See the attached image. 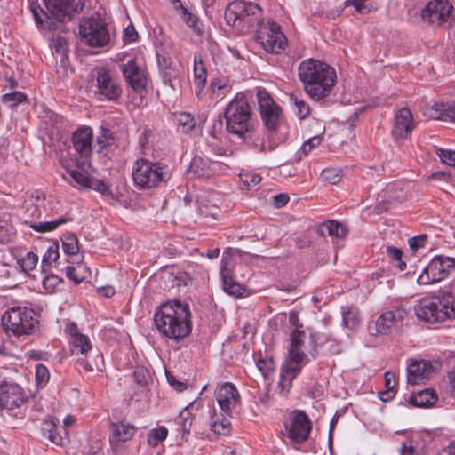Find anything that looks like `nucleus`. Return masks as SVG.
Instances as JSON below:
<instances>
[{
    "label": "nucleus",
    "mask_w": 455,
    "mask_h": 455,
    "mask_svg": "<svg viewBox=\"0 0 455 455\" xmlns=\"http://www.w3.org/2000/svg\"><path fill=\"white\" fill-rule=\"evenodd\" d=\"M291 100L297 108V116L300 119L307 118L310 114L309 105L302 99H299L295 93L291 94Z\"/></svg>",
    "instance_id": "44"
},
{
    "label": "nucleus",
    "mask_w": 455,
    "mask_h": 455,
    "mask_svg": "<svg viewBox=\"0 0 455 455\" xmlns=\"http://www.w3.org/2000/svg\"><path fill=\"white\" fill-rule=\"evenodd\" d=\"M437 401V395L434 390L424 389L413 393L410 397V403L416 407H430Z\"/></svg>",
    "instance_id": "32"
},
{
    "label": "nucleus",
    "mask_w": 455,
    "mask_h": 455,
    "mask_svg": "<svg viewBox=\"0 0 455 455\" xmlns=\"http://www.w3.org/2000/svg\"><path fill=\"white\" fill-rule=\"evenodd\" d=\"M401 455H420L419 451H417L411 444V442L403 443L401 448Z\"/></svg>",
    "instance_id": "64"
},
{
    "label": "nucleus",
    "mask_w": 455,
    "mask_h": 455,
    "mask_svg": "<svg viewBox=\"0 0 455 455\" xmlns=\"http://www.w3.org/2000/svg\"><path fill=\"white\" fill-rule=\"evenodd\" d=\"M441 107V111L445 119L455 122V100L450 104H442Z\"/></svg>",
    "instance_id": "60"
},
{
    "label": "nucleus",
    "mask_w": 455,
    "mask_h": 455,
    "mask_svg": "<svg viewBox=\"0 0 455 455\" xmlns=\"http://www.w3.org/2000/svg\"><path fill=\"white\" fill-rule=\"evenodd\" d=\"M115 141L116 133L108 128L100 127V134L97 137L98 151L102 152L108 147L114 145Z\"/></svg>",
    "instance_id": "38"
},
{
    "label": "nucleus",
    "mask_w": 455,
    "mask_h": 455,
    "mask_svg": "<svg viewBox=\"0 0 455 455\" xmlns=\"http://www.w3.org/2000/svg\"><path fill=\"white\" fill-rule=\"evenodd\" d=\"M30 10L34 15V18L37 24L43 25L44 20L42 19V15L45 16L46 19H53L50 14L48 10L45 12L36 2H31Z\"/></svg>",
    "instance_id": "51"
},
{
    "label": "nucleus",
    "mask_w": 455,
    "mask_h": 455,
    "mask_svg": "<svg viewBox=\"0 0 455 455\" xmlns=\"http://www.w3.org/2000/svg\"><path fill=\"white\" fill-rule=\"evenodd\" d=\"M370 0H347L345 4L347 6L355 7V11L359 13L365 14L369 13L371 11V5L366 4Z\"/></svg>",
    "instance_id": "55"
},
{
    "label": "nucleus",
    "mask_w": 455,
    "mask_h": 455,
    "mask_svg": "<svg viewBox=\"0 0 455 455\" xmlns=\"http://www.w3.org/2000/svg\"><path fill=\"white\" fill-rule=\"evenodd\" d=\"M408 312L406 308L402 306H394L382 313L376 321V332L381 335L388 334L392 328L402 323L407 317Z\"/></svg>",
    "instance_id": "15"
},
{
    "label": "nucleus",
    "mask_w": 455,
    "mask_h": 455,
    "mask_svg": "<svg viewBox=\"0 0 455 455\" xmlns=\"http://www.w3.org/2000/svg\"><path fill=\"white\" fill-rule=\"evenodd\" d=\"M257 100L260 116L266 127L268 130H275L279 124L281 108L275 102L266 89H258Z\"/></svg>",
    "instance_id": "12"
},
{
    "label": "nucleus",
    "mask_w": 455,
    "mask_h": 455,
    "mask_svg": "<svg viewBox=\"0 0 455 455\" xmlns=\"http://www.w3.org/2000/svg\"><path fill=\"white\" fill-rule=\"evenodd\" d=\"M138 39V33L133 25H129L124 30V37L123 40L125 44H131L135 42Z\"/></svg>",
    "instance_id": "59"
},
{
    "label": "nucleus",
    "mask_w": 455,
    "mask_h": 455,
    "mask_svg": "<svg viewBox=\"0 0 455 455\" xmlns=\"http://www.w3.org/2000/svg\"><path fill=\"white\" fill-rule=\"evenodd\" d=\"M257 38L263 48L272 53H279L287 45V40L281 27L275 21H267L260 26Z\"/></svg>",
    "instance_id": "9"
},
{
    "label": "nucleus",
    "mask_w": 455,
    "mask_h": 455,
    "mask_svg": "<svg viewBox=\"0 0 455 455\" xmlns=\"http://www.w3.org/2000/svg\"><path fill=\"white\" fill-rule=\"evenodd\" d=\"M45 6L54 20L62 22L70 20L83 4L81 0H45Z\"/></svg>",
    "instance_id": "17"
},
{
    "label": "nucleus",
    "mask_w": 455,
    "mask_h": 455,
    "mask_svg": "<svg viewBox=\"0 0 455 455\" xmlns=\"http://www.w3.org/2000/svg\"><path fill=\"white\" fill-rule=\"evenodd\" d=\"M92 130L90 127H82L72 135V141L76 151L84 157L92 154Z\"/></svg>",
    "instance_id": "24"
},
{
    "label": "nucleus",
    "mask_w": 455,
    "mask_h": 455,
    "mask_svg": "<svg viewBox=\"0 0 455 455\" xmlns=\"http://www.w3.org/2000/svg\"><path fill=\"white\" fill-rule=\"evenodd\" d=\"M122 72L127 84L136 92H141L147 85V78L143 70L135 60H130L122 67Z\"/></svg>",
    "instance_id": "21"
},
{
    "label": "nucleus",
    "mask_w": 455,
    "mask_h": 455,
    "mask_svg": "<svg viewBox=\"0 0 455 455\" xmlns=\"http://www.w3.org/2000/svg\"><path fill=\"white\" fill-rule=\"evenodd\" d=\"M3 326L16 336L28 335L35 331L38 321L34 312L27 307H12L2 317Z\"/></svg>",
    "instance_id": "6"
},
{
    "label": "nucleus",
    "mask_w": 455,
    "mask_h": 455,
    "mask_svg": "<svg viewBox=\"0 0 455 455\" xmlns=\"http://www.w3.org/2000/svg\"><path fill=\"white\" fill-rule=\"evenodd\" d=\"M207 82V69L200 56L194 58V85L195 92L199 96L204 89Z\"/></svg>",
    "instance_id": "28"
},
{
    "label": "nucleus",
    "mask_w": 455,
    "mask_h": 455,
    "mask_svg": "<svg viewBox=\"0 0 455 455\" xmlns=\"http://www.w3.org/2000/svg\"><path fill=\"white\" fill-rule=\"evenodd\" d=\"M177 122L182 128L183 132H188L195 127L194 117L186 112H181L177 116Z\"/></svg>",
    "instance_id": "48"
},
{
    "label": "nucleus",
    "mask_w": 455,
    "mask_h": 455,
    "mask_svg": "<svg viewBox=\"0 0 455 455\" xmlns=\"http://www.w3.org/2000/svg\"><path fill=\"white\" fill-rule=\"evenodd\" d=\"M58 419L45 420L44 422L43 431L48 434V439L60 446L64 444L65 438L58 432L57 423Z\"/></svg>",
    "instance_id": "34"
},
{
    "label": "nucleus",
    "mask_w": 455,
    "mask_h": 455,
    "mask_svg": "<svg viewBox=\"0 0 455 455\" xmlns=\"http://www.w3.org/2000/svg\"><path fill=\"white\" fill-rule=\"evenodd\" d=\"M302 366L299 364L291 365V362H288L283 366L279 382V387L281 388V393L287 394L290 391V388L292 384V380L296 378L298 372L300 371Z\"/></svg>",
    "instance_id": "27"
},
{
    "label": "nucleus",
    "mask_w": 455,
    "mask_h": 455,
    "mask_svg": "<svg viewBox=\"0 0 455 455\" xmlns=\"http://www.w3.org/2000/svg\"><path fill=\"white\" fill-rule=\"evenodd\" d=\"M452 10L453 6L446 0H432L422 10L421 17L430 25L439 27L448 20Z\"/></svg>",
    "instance_id": "13"
},
{
    "label": "nucleus",
    "mask_w": 455,
    "mask_h": 455,
    "mask_svg": "<svg viewBox=\"0 0 455 455\" xmlns=\"http://www.w3.org/2000/svg\"><path fill=\"white\" fill-rule=\"evenodd\" d=\"M257 367L264 377H267L275 369V362L271 357H260L257 361Z\"/></svg>",
    "instance_id": "49"
},
{
    "label": "nucleus",
    "mask_w": 455,
    "mask_h": 455,
    "mask_svg": "<svg viewBox=\"0 0 455 455\" xmlns=\"http://www.w3.org/2000/svg\"><path fill=\"white\" fill-rule=\"evenodd\" d=\"M298 76L308 96L319 101L331 92L336 72L327 63L310 58L299 63Z\"/></svg>",
    "instance_id": "2"
},
{
    "label": "nucleus",
    "mask_w": 455,
    "mask_h": 455,
    "mask_svg": "<svg viewBox=\"0 0 455 455\" xmlns=\"http://www.w3.org/2000/svg\"><path fill=\"white\" fill-rule=\"evenodd\" d=\"M35 379L38 387H44L50 379L48 369L42 363L36 366Z\"/></svg>",
    "instance_id": "47"
},
{
    "label": "nucleus",
    "mask_w": 455,
    "mask_h": 455,
    "mask_svg": "<svg viewBox=\"0 0 455 455\" xmlns=\"http://www.w3.org/2000/svg\"><path fill=\"white\" fill-rule=\"evenodd\" d=\"M196 402H192L189 405H188L184 410L180 412V418L181 419V426L184 432H189V429L192 426V410L195 408Z\"/></svg>",
    "instance_id": "45"
},
{
    "label": "nucleus",
    "mask_w": 455,
    "mask_h": 455,
    "mask_svg": "<svg viewBox=\"0 0 455 455\" xmlns=\"http://www.w3.org/2000/svg\"><path fill=\"white\" fill-rule=\"evenodd\" d=\"M317 234L324 237L326 235L344 238L348 234L347 228L337 220H328L317 227Z\"/></svg>",
    "instance_id": "26"
},
{
    "label": "nucleus",
    "mask_w": 455,
    "mask_h": 455,
    "mask_svg": "<svg viewBox=\"0 0 455 455\" xmlns=\"http://www.w3.org/2000/svg\"><path fill=\"white\" fill-rule=\"evenodd\" d=\"M288 438L295 444L306 442L312 430V422L304 411L295 410L291 414L290 423L286 424Z\"/></svg>",
    "instance_id": "11"
},
{
    "label": "nucleus",
    "mask_w": 455,
    "mask_h": 455,
    "mask_svg": "<svg viewBox=\"0 0 455 455\" xmlns=\"http://www.w3.org/2000/svg\"><path fill=\"white\" fill-rule=\"evenodd\" d=\"M167 380L170 386H172L175 390L181 392L187 387V384L178 380L174 376L171 375L169 372L166 373Z\"/></svg>",
    "instance_id": "63"
},
{
    "label": "nucleus",
    "mask_w": 455,
    "mask_h": 455,
    "mask_svg": "<svg viewBox=\"0 0 455 455\" xmlns=\"http://www.w3.org/2000/svg\"><path fill=\"white\" fill-rule=\"evenodd\" d=\"M228 415H221V418L219 416H212L211 419V427L212 430L218 434L223 435H228L231 432V422L229 419L227 417Z\"/></svg>",
    "instance_id": "33"
},
{
    "label": "nucleus",
    "mask_w": 455,
    "mask_h": 455,
    "mask_svg": "<svg viewBox=\"0 0 455 455\" xmlns=\"http://www.w3.org/2000/svg\"><path fill=\"white\" fill-rule=\"evenodd\" d=\"M221 169L220 163L205 156H196L190 162L188 174L195 178L208 179L215 176Z\"/></svg>",
    "instance_id": "20"
},
{
    "label": "nucleus",
    "mask_w": 455,
    "mask_h": 455,
    "mask_svg": "<svg viewBox=\"0 0 455 455\" xmlns=\"http://www.w3.org/2000/svg\"><path fill=\"white\" fill-rule=\"evenodd\" d=\"M455 268V259L439 255L435 257L419 275L418 283L426 285L445 278L451 269Z\"/></svg>",
    "instance_id": "10"
},
{
    "label": "nucleus",
    "mask_w": 455,
    "mask_h": 455,
    "mask_svg": "<svg viewBox=\"0 0 455 455\" xmlns=\"http://www.w3.org/2000/svg\"><path fill=\"white\" fill-rule=\"evenodd\" d=\"M154 322L161 335L171 339H184L192 331L189 306L180 300H170L159 306Z\"/></svg>",
    "instance_id": "1"
},
{
    "label": "nucleus",
    "mask_w": 455,
    "mask_h": 455,
    "mask_svg": "<svg viewBox=\"0 0 455 455\" xmlns=\"http://www.w3.org/2000/svg\"><path fill=\"white\" fill-rule=\"evenodd\" d=\"M323 180L330 184H336L341 179L340 171L335 168H327L322 172L321 174Z\"/></svg>",
    "instance_id": "54"
},
{
    "label": "nucleus",
    "mask_w": 455,
    "mask_h": 455,
    "mask_svg": "<svg viewBox=\"0 0 455 455\" xmlns=\"http://www.w3.org/2000/svg\"><path fill=\"white\" fill-rule=\"evenodd\" d=\"M59 247L58 245H52L48 248L42 259V267H50L52 262L59 259Z\"/></svg>",
    "instance_id": "50"
},
{
    "label": "nucleus",
    "mask_w": 455,
    "mask_h": 455,
    "mask_svg": "<svg viewBox=\"0 0 455 455\" xmlns=\"http://www.w3.org/2000/svg\"><path fill=\"white\" fill-rule=\"evenodd\" d=\"M2 102L10 108H15L18 104L28 102V96L21 92H12L2 96Z\"/></svg>",
    "instance_id": "42"
},
{
    "label": "nucleus",
    "mask_w": 455,
    "mask_h": 455,
    "mask_svg": "<svg viewBox=\"0 0 455 455\" xmlns=\"http://www.w3.org/2000/svg\"><path fill=\"white\" fill-rule=\"evenodd\" d=\"M41 206H39L38 198L36 203H29L26 205V214L31 218V220H40Z\"/></svg>",
    "instance_id": "57"
},
{
    "label": "nucleus",
    "mask_w": 455,
    "mask_h": 455,
    "mask_svg": "<svg viewBox=\"0 0 455 455\" xmlns=\"http://www.w3.org/2000/svg\"><path fill=\"white\" fill-rule=\"evenodd\" d=\"M225 19L228 24L233 26L235 25L237 20H241L240 15H238V13H236V12L232 9V3L225 12Z\"/></svg>",
    "instance_id": "61"
},
{
    "label": "nucleus",
    "mask_w": 455,
    "mask_h": 455,
    "mask_svg": "<svg viewBox=\"0 0 455 455\" xmlns=\"http://www.w3.org/2000/svg\"><path fill=\"white\" fill-rule=\"evenodd\" d=\"M243 184L247 189L255 188L260 181V175L254 172H244L240 175Z\"/></svg>",
    "instance_id": "52"
},
{
    "label": "nucleus",
    "mask_w": 455,
    "mask_h": 455,
    "mask_svg": "<svg viewBox=\"0 0 455 455\" xmlns=\"http://www.w3.org/2000/svg\"><path fill=\"white\" fill-rule=\"evenodd\" d=\"M167 435V428L164 426H160L149 431L147 441L148 445L156 447L160 443L166 439Z\"/></svg>",
    "instance_id": "41"
},
{
    "label": "nucleus",
    "mask_w": 455,
    "mask_h": 455,
    "mask_svg": "<svg viewBox=\"0 0 455 455\" xmlns=\"http://www.w3.org/2000/svg\"><path fill=\"white\" fill-rule=\"evenodd\" d=\"M72 344V353L85 355L92 349V344L87 336L82 334L78 335L70 340Z\"/></svg>",
    "instance_id": "39"
},
{
    "label": "nucleus",
    "mask_w": 455,
    "mask_h": 455,
    "mask_svg": "<svg viewBox=\"0 0 455 455\" xmlns=\"http://www.w3.org/2000/svg\"><path fill=\"white\" fill-rule=\"evenodd\" d=\"M306 332L303 330L294 329L291 334L289 348V360L291 365L299 364L304 366L307 363V355L302 351Z\"/></svg>",
    "instance_id": "22"
},
{
    "label": "nucleus",
    "mask_w": 455,
    "mask_h": 455,
    "mask_svg": "<svg viewBox=\"0 0 455 455\" xmlns=\"http://www.w3.org/2000/svg\"><path fill=\"white\" fill-rule=\"evenodd\" d=\"M215 395L221 411L231 416L233 409L240 403V395L235 385L230 382L220 384Z\"/></svg>",
    "instance_id": "19"
},
{
    "label": "nucleus",
    "mask_w": 455,
    "mask_h": 455,
    "mask_svg": "<svg viewBox=\"0 0 455 455\" xmlns=\"http://www.w3.org/2000/svg\"><path fill=\"white\" fill-rule=\"evenodd\" d=\"M88 188H91V189H93L95 191H98V192H100V194H102L104 196H113V194H112L111 189L108 187V185L106 184L101 180L92 178Z\"/></svg>",
    "instance_id": "53"
},
{
    "label": "nucleus",
    "mask_w": 455,
    "mask_h": 455,
    "mask_svg": "<svg viewBox=\"0 0 455 455\" xmlns=\"http://www.w3.org/2000/svg\"><path fill=\"white\" fill-rule=\"evenodd\" d=\"M79 34L82 40L92 47H103L110 40L108 25L99 14L82 20L79 24Z\"/></svg>",
    "instance_id": "7"
},
{
    "label": "nucleus",
    "mask_w": 455,
    "mask_h": 455,
    "mask_svg": "<svg viewBox=\"0 0 455 455\" xmlns=\"http://www.w3.org/2000/svg\"><path fill=\"white\" fill-rule=\"evenodd\" d=\"M65 179L68 181L72 180L76 186L82 188H88L92 180L87 174L75 169H67Z\"/></svg>",
    "instance_id": "37"
},
{
    "label": "nucleus",
    "mask_w": 455,
    "mask_h": 455,
    "mask_svg": "<svg viewBox=\"0 0 455 455\" xmlns=\"http://www.w3.org/2000/svg\"><path fill=\"white\" fill-rule=\"evenodd\" d=\"M220 276L225 292L235 297L243 295L245 288L234 280L233 276L229 273V270L226 267H222Z\"/></svg>",
    "instance_id": "31"
},
{
    "label": "nucleus",
    "mask_w": 455,
    "mask_h": 455,
    "mask_svg": "<svg viewBox=\"0 0 455 455\" xmlns=\"http://www.w3.org/2000/svg\"><path fill=\"white\" fill-rule=\"evenodd\" d=\"M227 130L236 135H243L249 131L251 117V107L246 97L237 93L225 108Z\"/></svg>",
    "instance_id": "5"
},
{
    "label": "nucleus",
    "mask_w": 455,
    "mask_h": 455,
    "mask_svg": "<svg viewBox=\"0 0 455 455\" xmlns=\"http://www.w3.org/2000/svg\"><path fill=\"white\" fill-rule=\"evenodd\" d=\"M132 180L140 189H152L159 187L172 177L169 166L160 161L140 158L134 162L132 169Z\"/></svg>",
    "instance_id": "4"
},
{
    "label": "nucleus",
    "mask_w": 455,
    "mask_h": 455,
    "mask_svg": "<svg viewBox=\"0 0 455 455\" xmlns=\"http://www.w3.org/2000/svg\"><path fill=\"white\" fill-rule=\"evenodd\" d=\"M39 206H41L39 222H31L30 228L39 233H46L53 231L60 225L66 224L72 220V218L68 215H59V202L39 199Z\"/></svg>",
    "instance_id": "8"
},
{
    "label": "nucleus",
    "mask_w": 455,
    "mask_h": 455,
    "mask_svg": "<svg viewBox=\"0 0 455 455\" xmlns=\"http://www.w3.org/2000/svg\"><path fill=\"white\" fill-rule=\"evenodd\" d=\"M359 309L355 306L342 307V317L344 325L349 329H355L360 322Z\"/></svg>",
    "instance_id": "35"
},
{
    "label": "nucleus",
    "mask_w": 455,
    "mask_h": 455,
    "mask_svg": "<svg viewBox=\"0 0 455 455\" xmlns=\"http://www.w3.org/2000/svg\"><path fill=\"white\" fill-rule=\"evenodd\" d=\"M322 138L320 136H314L308 139L301 147V151L307 155L313 148L320 145Z\"/></svg>",
    "instance_id": "58"
},
{
    "label": "nucleus",
    "mask_w": 455,
    "mask_h": 455,
    "mask_svg": "<svg viewBox=\"0 0 455 455\" xmlns=\"http://www.w3.org/2000/svg\"><path fill=\"white\" fill-rule=\"evenodd\" d=\"M407 372L408 382L416 385L426 379H429L434 372V367L429 361L415 360L409 363Z\"/></svg>",
    "instance_id": "23"
},
{
    "label": "nucleus",
    "mask_w": 455,
    "mask_h": 455,
    "mask_svg": "<svg viewBox=\"0 0 455 455\" xmlns=\"http://www.w3.org/2000/svg\"><path fill=\"white\" fill-rule=\"evenodd\" d=\"M136 431V427L131 424L116 422L112 424V436L109 439L111 447L115 452L117 451L119 443L131 440Z\"/></svg>",
    "instance_id": "25"
},
{
    "label": "nucleus",
    "mask_w": 455,
    "mask_h": 455,
    "mask_svg": "<svg viewBox=\"0 0 455 455\" xmlns=\"http://www.w3.org/2000/svg\"><path fill=\"white\" fill-rule=\"evenodd\" d=\"M182 19L188 24V26L195 31V33L199 36L203 35V30L198 24L197 17L195 14L189 12L186 8H182Z\"/></svg>",
    "instance_id": "46"
},
{
    "label": "nucleus",
    "mask_w": 455,
    "mask_h": 455,
    "mask_svg": "<svg viewBox=\"0 0 455 455\" xmlns=\"http://www.w3.org/2000/svg\"><path fill=\"white\" fill-rule=\"evenodd\" d=\"M232 9L240 15L241 20H245L251 16L258 17L261 12L259 4L243 0L232 2Z\"/></svg>",
    "instance_id": "30"
},
{
    "label": "nucleus",
    "mask_w": 455,
    "mask_h": 455,
    "mask_svg": "<svg viewBox=\"0 0 455 455\" xmlns=\"http://www.w3.org/2000/svg\"><path fill=\"white\" fill-rule=\"evenodd\" d=\"M437 154L443 163L455 167V151L438 149Z\"/></svg>",
    "instance_id": "56"
},
{
    "label": "nucleus",
    "mask_w": 455,
    "mask_h": 455,
    "mask_svg": "<svg viewBox=\"0 0 455 455\" xmlns=\"http://www.w3.org/2000/svg\"><path fill=\"white\" fill-rule=\"evenodd\" d=\"M26 401L22 387L14 383L0 384V409L14 410L20 407Z\"/></svg>",
    "instance_id": "16"
},
{
    "label": "nucleus",
    "mask_w": 455,
    "mask_h": 455,
    "mask_svg": "<svg viewBox=\"0 0 455 455\" xmlns=\"http://www.w3.org/2000/svg\"><path fill=\"white\" fill-rule=\"evenodd\" d=\"M417 318L427 323L455 319V298L449 292L421 299L414 307Z\"/></svg>",
    "instance_id": "3"
},
{
    "label": "nucleus",
    "mask_w": 455,
    "mask_h": 455,
    "mask_svg": "<svg viewBox=\"0 0 455 455\" xmlns=\"http://www.w3.org/2000/svg\"><path fill=\"white\" fill-rule=\"evenodd\" d=\"M310 339L312 342L314 343V347L312 351H310V355L315 358L317 355V346H323V345H329V354L331 355H336L340 352L339 348V342L337 339L331 338L327 335H324L323 333L315 332L310 334Z\"/></svg>",
    "instance_id": "29"
},
{
    "label": "nucleus",
    "mask_w": 455,
    "mask_h": 455,
    "mask_svg": "<svg viewBox=\"0 0 455 455\" xmlns=\"http://www.w3.org/2000/svg\"><path fill=\"white\" fill-rule=\"evenodd\" d=\"M427 240V235H421L409 239V245L412 250L423 248Z\"/></svg>",
    "instance_id": "62"
},
{
    "label": "nucleus",
    "mask_w": 455,
    "mask_h": 455,
    "mask_svg": "<svg viewBox=\"0 0 455 455\" xmlns=\"http://www.w3.org/2000/svg\"><path fill=\"white\" fill-rule=\"evenodd\" d=\"M97 92L108 100H117L122 94V88L105 68L96 71Z\"/></svg>",
    "instance_id": "14"
},
{
    "label": "nucleus",
    "mask_w": 455,
    "mask_h": 455,
    "mask_svg": "<svg viewBox=\"0 0 455 455\" xmlns=\"http://www.w3.org/2000/svg\"><path fill=\"white\" fill-rule=\"evenodd\" d=\"M38 256L33 251L28 252L23 258L18 259V264L22 271L28 273L32 271L37 265Z\"/></svg>",
    "instance_id": "43"
},
{
    "label": "nucleus",
    "mask_w": 455,
    "mask_h": 455,
    "mask_svg": "<svg viewBox=\"0 0 455 455\" xmlns=\"http://www.w3.org/2000/svg\"><path fill=\"white\" fill-rule=\"evenodd\" d=\"M414 129L413 116L410 108H402L395 112L392 136L395 140H404Z\"/></svg>",
    "instance_id": "18"
},
{
    "label": "nucleus",
    "mask_w": 455,
    "mask_h": 455,
    "mask_svg": "<svg viewBox=\"0 0 455 455\" xmlns=\"http://www.w3.org/2000/svg\"><path fill=\"white\" fill-rule=\"evenodd\" d=\"M385 387L386 390L380 392L379 398L387 402L392 400L395 395V375L394 372L387 371L385 373Z\"/></svg>",
    "instance_id": "36"
},
{
    "label": "nucleus",
    "mask_w": 455,
    "mask_h": 455,
    "mask_svg": "<svg viewBox=\"0 0 455 455\" xmlns=\"http://www.w3.org/2000/svg\"><path fill=\"white\" fill-rule=\"evenodd\" d=\"M62 248L65 253L68 255H76L78 251V240L73 233H66L62 238Z\"/></svg>",
    "instance_id": "40"
}]
</instances>
